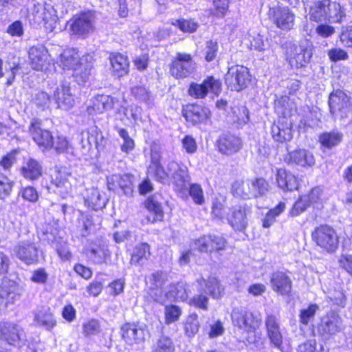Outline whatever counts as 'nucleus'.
I'll use <instances>...</instances> for the list:
<instances>
[{
    "label": "nucleus",
    "instance_id": "obj_11",
    "mask_svg": "<svg viewBox=\"0 0 352 352\" xmlns=\"http://www.w3.org/2000/svg\"><path fill=\"white\" fill-rule=\"evenodd\" d=\"M344 329L342 318L334 311H330L323 316L317 326L318 333L326 338L338 334Z\"/></svg>",
    "mask_w": 352,
    "mask_h": 352
},
{
    "label": "nucleus",
    "instance_id": "obj_12",
    "mask_svg": "<svg viewBox=\"0 0 352 352\" xmlns=\"http://www.w3.org/2000/svg\"><path fill=\"white\" fill-rule=\"evenodd\" d=\"M312 238L318 246L328 252H333L338 248V236L329 226L317 227L312 232Z\"/></svg>",
    "mask_w": 352,
    "mask_h": 352
},
{
    "label": "nucleus",
    "instance_id": "obj_31",
    "mask_svg": "<svg viewBox=\"0 0 352 352\" xmlns=\"http://www.w3.org/2000/svg\"><path fill=\"white\" fill-rule=\"evenodd\" d=\"M113 103V99L110 96L98 95L92 99L91 104L87 107V111L90 115L102 113L105 111L111 109Z\"/></svg>",
    "mask_w": 352,
    "mask_h": 352
},
{
    "label": "nucleus",
    "instance_id": "obj_22",
    "mask_svg": "<svg viewBox=\"0 0 352 352\" xmlns=\"http://www.w3.org/2000/svg\"><path fill=\"white\" fill-rule=\"evenodd\" d=\"M265 326L270 344L278 349H280L283 338L278 319L274 314H267L265 319Z\"/></svg>",
    "mask_w": 352,
    "mask_h": 352
},
{
    "label": "nucleus",
    "instance_id": "obj_20",
    "mask_svg": "<svg viewBox=\"0 0 352 352\" xmlns=\"http://www.w3.org/2000/svg\"><path fill=\"white\" fill-rule=\"evenodd\" d=\"M54 98L58 104V107L63 110H69L75 104V99L69 82L63 81L56 87L54 94Z\"/></svg>",
    "mask_w": 352,
    "mask_h": 352
},
{
    "label": "nucleus",
    "instance_id": "obj_62",
    "mask_svg": "<svg viewBox=\"0 0 352 352\" xmlns=\"http://www.w3.org/2000/svg\"><path fill=\"white\" fill-rule=\"evenodd\" d=\"M318 308L316 305H310L308 308L301 310L300 314V322L307 324L309 320L315 316Z\"/></svg>",
    "mask_w": 352,
    "mask_h": 352
},
{
    "label": "nucleus",
    "instance_id": "obj_30",
    "mask_svg": "<svg viewBox=\"0 0 352 352\" xmlns=\"http://www.w3.org/2000/svg\"><path fill=\"white\" fill-rule=\"evenodd\" d=\"M276 181L278 188L284 192H292L299 186L297 177L283 168L277 169Z\"/></svg>",
    "mask_w": 352,
    "mask_h": 352
},
{
    "label": "nucleus",
    "instance_id": "obj_38",
    "mask_svg": "<svg viewBox=\"0 0 352 352\" xmlns=\"http://www.w3.org/2000/svg\"><path fill=\"white\" fill-rule=\"evenodd\" d=\"M21 173L22 175L30 180L38 179L43 173V168L40 162L34 159L30 158L21 168Z\"/></svg>",
    "mask_w": 352,
    "mask_h": 352
},
{
    "label": "nucleus",
    "instance_id": "obj_6",
    "mask_svg": "<svg viewBox=\"0 0 352 352\" xmlns=\"http://www.w3.org/2000/svg\"><path fill=\"white\" fill-rule=\"evenodd\" d=\"M60 62L64 67L74 70V76L80 77L82 82L86 81L91 73V66L80 62V56L74 50L64 51L60 56Z\"/></svg>",
    "mask_w": 352,
    "mask_h": 352
},
{
    "label": "nucleus",
    "instance_id": "obj_34",
    "mask_svg": "<svg viewBox=\"0 0 352 352\" xmlns=\"http://www.w3.org/2000/svg\"><path fill=\"white\" fill-rule=\"evenodd\" d=\"M132 177L130 175H113L108 178V188L115 190L117 187H119L125 195H131L133 192Z\"/></svg>",
    "mask_w": 352,
    "mask_h": 352
},
{
    "label": "nucleus",
    "instance_id": "obj_10",
    "mask_svg": "<svg viewBox=\"0 0 352 352\" xmlns=\"http://www.w3.org/2000/svg\"><path fill=\"white\" fill-rule=\"evenodd\" d=\"M167 170L170 173L175 190L186 195L190 182L188 168L184 164H179L172 160L167 164Z\"/></svg>",
    "mask_w": 352,
    "mask_h": 352
},
{
    "label": "nucleus",
    "instance_id": "obj_4",
    "mask_svg": "<svg viewBox=\"0 0 352 352\" xmlns=\"http://www.w3.org/2000/svg\"><path fill=\"white\" fill-rule=\"evenodd\" d=\"M329 107L331 114L336 118L343 120L352 114L351 97L344 91H333L329 97Z\"/></svg>",
    "mask_w": 352,
    "mask_h": 352
},
{
    "label": "nucleus",
    "instance_id": "obj_28",
    "mask_svg": "<svg viewBox=\"0 0 352 352\" xmlns=\"http://www.w3.org/2000/svg\"><path fill=\"white\" fill-rule=\"evenodd\" d=\"M84 199L85 205L94 210L103 209L109 200L104 191L94 187L86 190Z\"/></svg>",
    "mask_w": 352,
    "mask_h": 352
},
{
    "label": "nucleus",
    "instance_id": "obj_15",
    "mask_svg": "<svg viewBox=\"0 0 352 352\" xmlns=\"http://www.w3.org/2000/svg\"><path fill=\"white\" fill-rule=\"evenodd\" d=\"M14 255L27 265H32L38 261V248L30 241L18 243L13 248Z\"/></svg>",
    "mask_w": 352,
    "mask_h": 352
},
{
    "label": "nucleus",
    "instance_id": "obj_42",
    "mask_svg": "<svg viewBox=\"0 0 352 352\" xmlns=\"http://www.w3.org/2000/svg\"><path fill=\"white\" fill-rule=\"evenodd\" d=\"M160 198V195H153L149 197L145 202L146 208L153 215L152 222L162 221L164 217V212Z\"/></svg>",
    "mask_w": 352,
    "mask_h": 352
},
{
    "label": "nucleus",
    "instance_id": "obj_55",
    "mask_svg": "<svg viewBox=\"0 0 352 352\" xmlns=\"http://www.w3.org/2000/svg\"><path fill=\"white\" fill-rule=\"evenodd\" d=\"M68 175L65 172L56 171L52 176V182L58 188H68L70 183L67 179Z\"/></svg>",
    "mask_w": 352,
    "mask_h": 352
},
{
    "label": "nucleus",
    "instance_id": "obj_14",
    "mask_svg": "<svg viewBox=\"0 0 352 352\" xmlns=\"http://www.w3.org/2000/svg\"><path fill=\"white\" fill-rule=\"evenodd\" d=\"M146 326L139 323H125L121 327L123 340L129 345L140 344L144 342Z\"/></svg>",
    "mask_w": 352,
    "mask_h": 352
},
{
    "label": "nucleus",
    "instance_id": "obj_59",
    "mask_svg": "<svg viewBox=\"0 0 352 352\" xmlns=\"http://www.w3.org/2000/svg\"><path fill=\"white\" fill-rule=\"evenodd\" d=\"M208 298L206 296L200 294L190 298L189 304L196 308L207 311L208 309Z\"/></svg>",
    "mask_w": 352,
    "mask_h": 352
},
{
    "label": "nucleus",
    "instance_id": "obj_50",
    "mask_svg": "<svg viewBox=\"0 0 352 352\" xmlns=\"http://www.w3.org/2000/svg\"><path fill=\"white\" fill-rule=\"evenodd\" d=\"M199 329L198 316L196 313H192L186 319L185 324L186 334L188 337H193L199 331Z\"/></svg>",
    "mask_w": 352,
    "mask_h": 352
},
{
    "label": "nucleus",
    "instance_id": "obj_19",
    "mask_svg": "<svg viewBox=\"0 0 352 352\" xmlns=\"http://www.w3.org/2000/svg\"><path fill=\"white\" fill-rule=\"evenodd\" d=\"M168 281L167 274L162 271H157L148 278V283L151 289V296L157 302L164 304L165 297L162 290V286Z\"/></svg>",
    "mask_w": 352,
    "mask_h": 352
},
{
    "label": "nucleus",
    "instance_id": "obj_64",
    "mask_svg": "<svg viewBox=\"0 0 352 352\" xmlns=\"http://www.w3.org/2000/svg\"><path fill=\"white\" fill-rule=\"evenodd\" d=\"M205 58L207 61L212 60L217 55L218 45L216 41H208L205 48Z\"/></svg>",
    "mask_w": 352,
    "mask_h": 352
},
{
    "label": "nucleus",
    "instance_id": "obj_37",
    "mask_svg": "<svg viewBox=\"0 0 352 352\" xmlns=\"http://www.w3.org/2000/svg\"><path fill=\"white\" fill-rule=\"evenodd\" d=\"M34 322L36 325L43 327L47 330L52 329L56 324L54 316L48 307L42 308L36 312Z\"/></svg>",
    "mask_w": 352,
    "mask_h": 352
},
{
    "label": "nucleus",
    "instance_id": "obj_1",
    "mask_svg": "<svg viewBox=\"0 0 352 352\" xmlns=\"http://www.w3.org/2000/svg\"><path fill=\"white\" fill-rule=\"evenodd\" d=\"M309 19L316 22L328 21L331 23H340L345 16L340 5L331 0L318 1L310 8Z\"/></svg>",
    "mask_w": 352,
    "mask_h": 352
},
{
    "label": "nucleus",
    "instance_id": "obj_47",
    "mask_svg": "<svg viewBox=\"0 0 352 352\" xmlns=\"http://www.w3.org/2000/svg\"><path fill=\"white\" fill-rule=\"evenodd\" d=\"M88 256L94 263L102 264L110 256V252L106 247L98 246L91 248L88 252Z\"/></svg>",
    "mask_w": 352,
    "mask_h": 352
},
{
    "label": "nucleus",
    "instance_id": "obj_23",
    "mask_svg": "<svg viewBox=\"0 0 352 352\" xmlns=\"http://www.w3.org/2000/svg\"><path fill=\"white\" fill-rule=\"evenodd\" d=\"M227 219L230 226L236 230L242 231L248 226L247 214L250 208L247 205L234 206L230 209Z\"/></svg>",
    "mask_w": 352,
    "mask_h": 352
},
{
    "label": "nucleus",
    "instance_id": "obj_9",
    "mask_svg": "<svg viewBox=\"0 0 352 352\" xmlns=\"http://www.w3.org/2000/svg\"><path fill=\"white\" fill-rule=\"evenodd\" d=\"M222 83L219 79L208 76L201 83L192 82L188 89V95L195 99H203L209 92L219 96L221 92Z\"/></svg>",
    "mask_w": 352,
    "mask_h": 352
},
{
    "label": "nucleus",
    "instance_id": "obj_44",
    "mask_svg": "<svg viewBox=\"0 0 352 352\" xmlns=\"http://www.w3.org/2000/svg\"><path fill=\"white\" fill-rule=\"evenodd\" d=\"M147 173L157 182L164 184L168 183L170 176V173L167 169L166 170L162 164L155 166H148Z\"/></svg>",
    "mask_w": 352,
    "mask_h": 352
},
{
    "label": "nucleus",
    "instance_id": "obj_8",
    "mask_svg": "<svg viewBox=\"0 0 352 352\" xmlns=\"http://www.w3.org/2000/svg\"><path fill=\"white\" fill-rule=\"evenodd\" d=\"M0 340L7 344L21 347L26 342L23 329L19 325L8 321H0Z\"/></svg>",
    "mask_w": 352,
    "mask_h": 352
},
{
    "label": "nucleus",
    "instance_id": "obj_3",
    "mask_svg": "<svg viewBox=\"0 0 352 352\" xmlns=\"http://www.w3.org/2000/svg\"><path fill=\"white\" fill-rule=\"evenodd\" d=\"M231 319L234 327L248 333H254L262 324V317L258 311H250L243 307L234 308Z\"/></svg>",
    "mask_w": 352,
    "mask_h": 352
},
{
    "label": "nucleus",
    "instance_id": "obj_57",
    "mask_svg": "<svg viewBox=\"0 0 352 352\" xmlns=\"http://www.w3.org/2000/svg\"><path fill=\"white\" fill-rule=\"evenodd\" d=\"M298 352H324V346L322 344L317 346L316 340H310L300 344Z\"/></svg>",
    "mask_w": 352,
    "mask_h": 352
},
{
    "label": "nucleus",
    "instance_id": "obj_58",
    "mask_svg": "<svg viewBox=\"0 0 352 352\" xmlns=\"http://www.w3.org/2000/svg\"><path fill=\"white\" fill-rule=\"evenodd\" d=\"M13 183L7 177H0V199H5L12 191Z\"/></svg>",
    "mask_w": 352,
    "mask_h": 352
},
{
    "label": "nucleus",
    "instance_id": "obj_53",
    "mask_svg": "<svg viewBox=\"0 0 352 352\" xmlns=\"http://www.w3.org/2000/svg\"><path fill=\"white\" fill-rule=\"evenodd\" d=\"M118 133L124 142L121 146L122 151L127 153L132 151L134 148L135 142L134 140L129 137L128 131L124 129L120 128L118 129Z\"/></svg>",
    "mask_w": 352,
    "mask_h": 352
},
{
    "label": "nucleus",
    "instance_id": "obj_24",
    "mask_svg": "<svg viewBox=\"0 0 352 352\" xmlns=\"http://www.w3.org/2000/svg\"><path fill=\"white\" fill-rule=\"evenodd\" d=\"M270 14L277 28L283 30H289L294 25L295 15L288 8H273Z\"/></svg>",
    "mask_w": 352,
    "mask_h": 352
},
{
    "label": "nucleus",
    "instance_id": "obj_26",
    "mask_svg": "<svg viewBox=\"0 0 352 352\" xmlns=\"http://www.w3.org/2000/svg\"><path fill=\"white\" fill-rule=\"evenodd\" d=\"M30 65L35 70H43L47 63L49 54L47 49L42 45L31 47L28 51Z\"/></svg>",
    "mask_w": 352,
    "mask_h": 352
},
{
    "label": "nucleus",
    "instance_id": "obj_16",
    "mask_svg": "<svg viewBox=\"0 0 352 352\" xmlns=\"http://www.w3.org/2000/svg\"><path fill=\"white\" fill-rule=\"evenodd\" d=\"M29 131L34 141L43 151L52 148V133L50 131L42 129L41 120H33L29 127Z\"/></svg>",
    "mask_w": 352,
    "mask_h": 352
},
{
    "label": "nucleus",
    "instance_id": "obj_7",
    "mask_svg": "<svg viewBox=\"0 0 352 352\" xmlns=\"http://www.w3.org/2000/svg\"><path fill=\"white\" fill-rule=\"evenodd\" d=\"M250 80L251 76L248 69L239 65L230 67L225 76V82L228 87L236 91L245 89Z\"/></svg>",
    "mask_w": 352,
    "mask_h": 352
},
{
    "label": "nucleus",
    "instance_id": "obj_21",
    "mask_svg": "<svg viewBox=\"0 0 352 352\" xmlns=\"http://www.w3.org/2000/svg\"><path fill=\"white\" fill-rule=\"evenodd\" d=\"M182 114L188 122L196 125L206 122L210 118V111L205 107L192 104L183 109Z\"/></svg>",
    "mask_w": 352,
    "mask_h": 352
},
{
    "label": "nucleus",
    "instance_id": "obj_61",
    "mask_svg": "<svg viewBox=\"0 0 352 352\" xmlns=\"http://www.w3.org/2000/svg\"><path fill=\"white\" fill-rule=\"evenodd\" d=\"M161 160L162 148L159 144L153 143L151 146V162L148 166L161 164Z\"/></svg>",
    "mask_w": 352,
    "mask_h": 352
},
{
    "label": "nucleus",
    "instance_id": "obj_48",
    "mask_svg": "<svg viewBox=\"0 0 352 352\" xmlns=\"http://www.w3.org/2000/svg\"><path fill=\"white\" fill-rule=\"evenodd\" d=\"M52 246L56 250L60 258L63 261L71 258L67 243L61 238H55L52 242Z\"/></svg>",
    "mask_w": 352,
    "mask_h": 352
},
{
    "label": "nucleus",
    "instance_id": "obj_60",
    "mask_svg": "<svg viewBox=\"0 0 352 352\" xmlns=\"http://www.w3.org/2000/svg\"><path fill=\"white\" fill-rule=\"evenodd\" d=\"M309 206V203L307 200L306 197H300L294 204L292 208L290 210V214L293 217H296L305 211V210Z\"/></svg>",
    "mask_w": 352,
    "mask_h": 352
},
{
    "label": "nucleus",
    "instance_id": "obj_2",
    "mask_svg": "<svg viewBox=\"0 0 352 352\" xmlns=\"http://www.w3.org/2000/svg\"><path fill=\"white\" fill-rule=\"evenodd\" d=\"M269 190V184L263 178L251 180H237L232 186L234 196L243 199L264 196Z\"/></svg>",
    "mask_w": 352,
    "mask_h": 352
},
{
    "label": "nucleus",
    "instance_id": "obj_49",
    "mask_svg": "<svg viewBox=\"0 0 352 352\" xmlns=\"http://www.w3.org/2000/svg\"><path fill=\"white\" fill-rule=\"evenodd\" d=\"M182 311L181 308L175 305H167L164 309L165 323L169 324L170 323L179 320Z\"/></svg>",
    "mask_w": 352,
    "mask_h": 352
},
{
    "label": "nucleus",
    "instance_id": "obj_18",
    "mask_svg": "<svg viewBox=\"0 0 352 352\" xmlns=\"http://www.w3.org/2000/svg\"><path fill=\"white\" fill-rule=\"evenodd\" d=\"M226 244V239L219 235H204L195 242L196 248L201 252H212L224 250Z\"/></svg>",
    "mask_w": 352,
    "mask_h": 352
},
{
    "label": "nucleus",
    "instance_id": "obj_63",
    "mask_svg": "<svg viewBox=\"0 0 352 352\" xmlns=\"http://www.w3.org/2000/svg\"><path fill=\"white\" fill-rule=\"evenodd\" d=\"M19 195L25 199L30 202H36L38 199V195L36 190L31 186L23 188Z\"/></svg>",
    "mask_w": 352,
    "mask_h": 352
},
{
    "label": "nucleus",
    "instance_id": "obj_32",
    "mask_svg": "<svg viewBox=\"0 0 352 352\" xmlns=\"http://www.w3.org/2000/svg\"><path fill=\"white\" fill-rule=\"evenodd\" d=\"M21 289L14 280L5 279L3 280L0 290V297L6 300V305L14 303L21 295Z\"/></svg>",
    "mask_w": 352,
    "mask_h": 352
},
{
    "label": "nucleus",
    "instance_id": "obj_33",
    "mask_svg": "<svg viewBox=\"0 0 352 352\" xmlns=\"http://www.w3.org/2000/svg\"><path fill=\"white\" fill-rule=\"evenodd\" d=\"M85 140H87L86 147H88V151L93 149L100 151L104 147L105 140L97 126H93L88 131H84Z\"/></svg>",
    "mask_w": 352,
    "mask_h": 352
},
{
    "label": "nucleus",
    "instance_id": "obj_17",
    "mask_svg": "<svg viewBox=\"0 0 352 352\" xmlns=\"http://www.w3.org/2000/svg\"><path fill=\"white\" fill-rule=\"evenodd\" d=\"M94 16L90 12H82L74 16L70 29L76 35L85 36L94 30Z\"/></svg>",
    "mask_w": 352,
    "mask_h": 352
},
{
    "label": "nucleus",
    "instance_id": "obj_45",
    "mask_svg": "<svg viewBox=\"0 0 352 352\" xmlns=\"http://www.w3.org/2000/svg\"><path fill=\"white\" fill-rule=\"evenodd\" d=\"M152 352H175L173 340L165 335H161L152 346Z\"/></svg>",
    "mask_w": 352,
    "mask_h": 352
},
{
    "label": "nucleus",
    "instance_id": "obj_39",
    "mask_svg": "<svg viewBox=\"0 0 352 352\" xmlns=\"http://www.w3.org/2000/svg\"><path fill=\"white\" fill-rule=\"evenodd\" d=\"M197 282L201 287L205 285V293L212 298H219L223 296L224 289L217 278L209 277L207 280L202 278Z\"/></svg>",
    "mask_w": 352,
    "mask_h": 352
},
{
    "label": "nucleus",
    "instance_id": "obj_5",
    "mask_svg": "<svg viewBox=\"0 0 352 352\" xmlns=\"http://www.w3.org/2000/svg\"><path fill=\"white\" fill-rule=\"evenodd\" d=\"M313 44L308 39L300 41L298 44H292L287 54L289 63L296 67H304L312 57Z\"/></svg>",
    "mask_w": 352,
    "mask_h": 352
},
{
    "label": "nucleus",
    "instance_id": "obj_13",
    "mask_svg": "<svg viewBox=\"0 0 352 352\" xmlns=\"http://www.w3.org/2000/svg\"><path fill=\"white\" fill-rule=\"evenodd\" d=\"M195 69V63L189 54L178 52L171 63L170 72L176 78L189 76Z\"/></svg>",
    "mask_w": 352,
    "mask_h": 352
},
{
    "label": "nucleus",
    "instance_id": "obj_41",
    "mask_svg": "<svg viewBox=\"0 0 352 352\" xmlns=\"http://www.w3.org/2000/svg\"><path fill=\"white\" fill-rule=\"evenodd\" d=\"M190 293V285L186 283L180 282L171 285L166 296L167 298H173L175 300L185 301L188 298Z\"/></svg>",
    "mask_w": 352,
    "mask_h": 352
},
{
    "label": "nucleus",
    "instance_id": "obj_52",
    "mask_svg": "<svg viewBox=\"0 0 352 352\" xmlns=\"http://www.w3.org/2000/svg\"><path fill=\"white\" fill-rule=\"evenodd\" d=\"M188 189V193L196 204L202 205L204 201V196L202 188L197 184H190Z\"/></svg>",
    "mask_w": 352,
    "mask_h": 352
},
{
    "label": "nucleus",
    "instance_id": "obj_43",
    "mask_svg": "<svg viewBox=\"0 0 352 352\" xmlns=\"http://www.w3.org/2000/svg\"><path fill=\"white\" fill-rule=\"evenodd\" d=\"M342 138L343 134L337 131L325 132L320 135L319 142L327 148H332L342 142Z\"/></svg>",
    "mask_w": 352,
    "mask_h": 352
},
{
    "label": "nucleus",
    "instance_id": "obj_54",
    "mask_svg": "<svg viewBox=\"0 0 352 352\" xmlns=\"http://www.w3.org/2000/svg\"><path fill=\"white\" fill-rule=\"evenodd\" d=\"M269 47L267 39H264L263 36L259 34L252 36L250 40V49L258 52L265 51Z\"/></svg>",
    "mask_w": 352,
    "mask_h": 352
},
{
    "label": "nucleus",
    "instance_id": "obj_51",
    "mask_svg": "<svg viewBox=\"0 0 352 352\" xmlns=\"http://www.w3.org/2000/svg\"><path fill=\"white\" fill-rule=\"evenodd\" d=\"M172 24L178 27L182 32L189 33L195 32L198 28V23L192 19H180L175 20Z\"/></svg>",
    "mask_w": 352,
    "mask_h": 352
},
{
    "label": "nucleus",
    "instance_id": "obj_35",
    "mask_svg": "<svg viewBox=\"0 0 352 352\" xmlns=\"http://www.w3.org/2000/svg\"><path fill=\"white\" fill-rule=\"evenodd\" d=\"M241 146V139L232 135H226L218 141L219 151L226 155H232L238 152Z\"/></svg>",
    "mask_w": 352,
    "mask_h": 352
},
{
    "label": "nucleus",
    "instance_id": "obj_29",
    "mask_svg": "<svg viewBox=\"0 0 352 352\" xmlns=\"http://www.w3.org/2000/svg\"><path fill=\"white\" fill-rule=\"evenodd\" d=\"M285 161L288 164H294L302 167H311L316 162L312 152L306 149H296L289 152Z\"/></svg>",
    "mask_w": 352,
    "mask_h": 352
},
{
    "label": "nucleus",
    "instance_id": "obj_36",
    "mask_svg": "<svg viewBox=\"0 0 352 352\" xmlns=\"http://www.w3.org/2000/svg\"><path fill=\"white\" fill-rule=\"evenodd\" d=\"M109 60L115 76L121 77L129 73V62L126 56L120 53L112 54Z\"/></svg>",
    "mask_w": 352,
    "mask_h": 352
},
{
    "label": "nucleus",
    "instance_id": "obj_25",
    "mask_svg": "<svg viewBox=\"0 0 352 352\" xmlns=\"http://www.w3.org/2000/svg\"><path fill=\"white\" fill-rule=\"evenodd\" d=\"M270 286L274 292L286 296L292 292V280L286 273L277 271L271 274Z\"/></svg>",
    "mask_w": 352,
    "mask_h": 352
},
{
    "label": "nucleus",
    "instance_id": "obj_40",
    "mask_svg": "<svg viewBox=\"0 0 352 352\" xmlns=\"http://www.w3.org/2000/svg\"><path fill=\"white\" fill-rule=\"evenodd\" d=\"M150 254V246L146 243H140L133 249L130 263L135 265H142L148 260Z\"/></svg>",
    "mask_w": 352,
    "mask_h": 352
},
{
    "label": "nucleus",
    "instance_id": "obj_46",
    "mask_svg": "<svg viewBox=\"0 0 352 352\" xmlns=\"http://www.w3.org/2000/svg\"><path fill=\"white\" fill-rule=\"evenodd\" d=\"M93 226L92 216L88 214L80 213L77 222V229L80 235L83 237L88 236Z\"/></svg>",
    "mask_w": 352,
    "mask_h": 352
},
{
    "label": "nucleus",
    "instance_id": "obj_27",
    "mask_svg": "<svg viewBox=\"0 0 352 352\" xmlns=\"http://www.w3.org/2000/svg\"><path fill=\"white\" fill-rule=\"evenodd\" d=\"M273 139L280 143L289 142L292 138V123L285 118H280L271 129Z\"/></svg>",
    "mask_w": 352,
    "mask_h": 352
},
{
    "label": "nucleus",
    "instance_id": "obj_56",
    "mask_svg": "<svg viewBox=\"0 0 352 352\" xmlns=\"http://www.w3.org/2000/svg\"><path fill=\"white\" fill-rule=\"evenodd\" d=\"M83 334L86 337L96 335L100 331V325L98 320L92 319L82 325Z\"/></svg>",
    "mask_w": 352,
    "mask_h": 352
}]
</instances>
